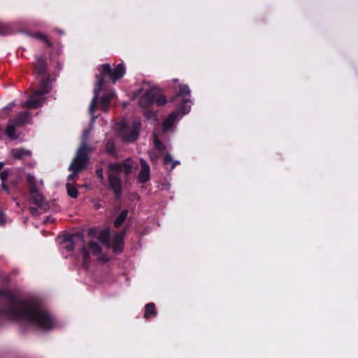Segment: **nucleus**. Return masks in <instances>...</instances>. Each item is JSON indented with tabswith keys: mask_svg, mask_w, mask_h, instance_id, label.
I'll list each match as a JSON object with an SVG mask.
<instances>
[{
	"mask_svg": "<svg viewBox=\"0 0 358 358\" xmlns=\"http://www.w3.org/2000/svg\"><path fill=\"white\" fill-rule=\"evenodd\" d=\"M0 295L9 300V308L6 314L13 319L29 323L42 329H50L55 325L52 316L31 303L15 298L7 289H0Z\"/></svg>",
	"mask_w": 358,
	"mask_h": 358,
	"instance_id": "1",
	"label": "nucleus"
},
{
	"mask_svg": "<svg viewBox=\"0 0 358 358\" xmlns=\"http://www.w3.org/2000/svg\"><path fill=\"white\" fill-rule=\"evenodd\" d=\"M90 129L85 131L83 135V141L80 147L78 149L76 155L73 162L70 164L69 170L73 172L68 177V180H71L73 176L87 167L89 161L88 154L92 150V147L88 145L87 139L90 136Z\"/></svg>",
	"mask_w": 358,
	"mask_h": 358,
	"instance_id": "2",
	"label": "nucleus"
},
{
	"mask_svg": "<svg viewBox=\"0 0 358 358\" xmlns=\"http://www.w3.org/2000/svg\"><path fill=\"white\" fill-rule=\"evenodd\" d=\"M100 91H97V87L94 90L95 96L90 106V112L93 115L96 109H100L103 111L108 110L110 106L111 98L114 96L113 93H108L102 96H99Z\"/></svg>",
	"mask_w": 358,
	"mask_h": 358,
	"instance_id": "3",
	"label": "nucleus"
},
{
	"mask_svg": "<svg viewBox=\"0 0 358 358\" xmlns=\"http://www.w3.org/2000/svg\"><path fill=\"white\" fill-rule=\"evenodd\" d=\"M140 128V122L134 121L131 127H122L119 131V136L125 142H133L138 138Z\"/></svg>",
	"mask_w": 358,
	"mask_h": 358,
	"instance_id": "4",
	"label": "nucleus"
},
{
	"mask_svg": "<svg viewBox=\"0 0 358 358\" xmlns=\"http://www.w3.org/2000/svg\"><path fill=\"white\" fill-rule=\"evenodd\" d=\"M136 166V164L131 159L127 158L123 163H113L109 165L110 172H121L124 171L126 174H129L132 172L133 169Z\"/></svg>",
	"mask_w": 358,
	"mask_h": 358,
	"instance_id": "5",
	"label": "nucleus"
},
{
	"mask_svg": "<svg viewBox=\"0 0 358 358\" xmlns=\"http://www.w3.org/2000/svg\"><path fill=\"white\" fill-rule=\"evenodd\" d=\"M159 90L157 88H152L143 95L139 99V105L143 108L150 106L155 100V98L158 95Z\"/></svg>",
	"mask_w": 358,
	"mask_h": 358,
	"instance_id": "6",
	"label": "nucleus"
},
{
	"mask_svg": "<svg viewBox=\"0 0 358 358\" xmlns=\"http://www.w3.org/2000/svg\"><path fill=\"white\" fill-rule=\"evenodd\" d=\"M43 95V94H41V93H38V91H36L28 101L22 103V107L27 108H36L41 106L44 102Z\"/></svg>",
	"mask_w": 358,
	"mask_h": 358,
	"instance_id": "7",
	"label": "nucleus"
},
{
	"mask_svg": "<svg viewBox=\"0 0 358 358\" xmlns=\"http://www.w3.org/2000/svg\"><path fill=\"white\" fill-rule=\"evenodd\" d=\"M141 170L138 175V180L141 183H145L150 177V169L148 164L144 159H140Z\"/></svg>",
	"mask_w": 358,
	"mask_h": 358,
	"instance_id": "8",
	"label": "nucleus"
},
{
	"mask_svg": "<svg viewBox=\"0 0 358 358\" xmlns=\"http://www.w3.org/2000/svg\"><path fill=\"white\" fill-rule=\"evenodd\" d=\"M119 172H110L108 178L110 187L113 189L115 194L119 196L122 192V185Z\"/></svg>",
	"mask_w": 358,
	"mask_h": 358,
	"instance_id": "9",
	"label": "nucleus"
},
{
	"mask_svg": "<svg viewBox=\"0 0 358 358\" xmlns=\"http://www.w3.org/2000/svg\"><path fill=\"white\" fill-rule=\"evenodd\" d=\"M33 203L40 208L46 210L48 208V203L45 201L43 196L38 189L29 192Z\"/></svg>",
	"mask_w": 358,
	"mask_h": 358,
	"instance_id": "10",
	"label": "nucleus"
},
{
	"mask_svg": "<svg viewBox=\"0 0 358 358\" xmlns=\"http://www.w3.org/2000/svg\"><path fill=\"white\" fill-rule=\"evenodd\" d=\"M101 68H102V72H101V76L99 77V80H98L97 83H96L97 91H100L101 90V86L103 84V78H104V77L106 76H108L109 78H110V76L112 75V71H113V70L110 68V64H103Z\"/></svg>",
	"mask_w": 358,
	"mask_h": 358,
	"instance_id": "11",
	"label": "nucleus"
},
{
	"mask_svg": "<svg viewBox=\"0 0 358 358\" xmlns=\"http://www.w3.org/2000/svg\"><path fill=\"white\" fill-rule=\"evenodd\" d=\"M13 156L17 159H24L25 158L29 157L31 156V152L30 150L20 148L12 150Z\"/></svg>",
	"mask_w": 358,
	"mask_h": 358,
	"instance_id": "12",
	"label": "nucleus"
},
{
	"mask_svg": "<svg viewBox=\"0 0 358 358\" xmlns=\"http://www.w3.org/2000/svg\"><path fill=\"white\" fill-rule=\"evenodd\" d=\"M124 73L125 69L124 65L122 64H118L112 71L110 79L113 80V83H115L116 80L120 79L124 74Z\"/></svg>",
	"mask_w": 358,
	"mask_h": 358,
	"instance_id": "13",
	"label": "nucleus"
},
{
	"mask_svg": "<svg viewBox=\"0 0 358 358\" xmlns=\"http://www.w3.org/2000/svg\"><path fill=\"white\" fill-rule=\"evenodd\" d=\"M100 246L99 244L96 242H90L89 243V252H85L83 250V256L85 259V263L86 262L87 259V257L89 255V252L93 255H98L100 252Z\"/></svg>",
	"mask_w": 358,
	"mask_h": 358,
	"instance_id": "14",
	"label": "nucleus"
},
{
	"mask_svg": "<svg viewBox=\"0 0 358 358\" xmlns=\"http://www.w3.org/2000/svg\"><path fill=\"white\" fill-rule=\"evenodd\" d=\"M123 234L117 233L114 236L113 250L115 252L122 250Z\"/></svg>",
	"mask_w": 358,
	"mask_h": 358,
	"instance_id": "15",
	"label": "nucleus"
},
{
	"mask_svg": "<svg viewBox=\"0 0 358 358\" xmlns=\"http://www.w3.org/2000/svg\"><path fill=\"white\" fill-rule=\"evenodd\" d=\"M28 115L29 113L27 112H22L10 121L13 122L16 126L19 127L24 124L27 122Z\"/></svg>",
	"mask_w": 358,
	"mask_h": 358,
	"instance_id": "16",
	"label": "nucleus"
},
{
	"mask_svg": "<svg viewBox=\"0 0 358 358\" xmlns=\"http://www.w3.org/2000/svg\"><path fill=\"white\" fill-rule=\"evenodd\" d=\"M15 127L17 126L13 122L10 121L6 128V134L11 140H15L18 138V135L15 133Z\"/></svg>",
	"mask_w": 358,
	"mask_h": 358,
	"instance_id": "17",
	"label": "nucleus"
},
{
	"mask_svg": "<svg viewBox=\"0 0 358 358\" xmlns=\"http://www.w3.org/2000/svg\"><path fill=\"white\" fill-rule=\"evenodd\" d=\"M157 315V310L155 308V305L153 303H148L145 307V314L144 317L145 319H149L152 317H154Z\"/></svg>",
	"mask_w": 358,
	"mask_h": 358,
	"instance_id": "18",
	"label": "nucleus"
},
{
	"mask_svg": "<svg viewBox=\"0 0 358 358\" xmlns=\"http://www.w3.org/2000/svg\"><path fill=\"white\" fill-rule=\"evenodd\" d=\"M26 180H27V185H28L29 192L38 189L36 180L34 178V176H33L31 174H27L26 175Z\"/></svg>",
	"mask_w": 358,
	"mask_h": 358,
	"instance_id": "19",
	"label": "nucleus"
},
{
	"mask_svg": "<svg viewBox=\"0 0 358 358\" xmlns=\"http://www.w3.org/2000/svg\"><path fill=\"white\" fill-rule=\"evenodd\" d=\"M36 69L39 74H44L45 72V59L43 57L37 58L35 64Z\"/></svg>",
	"mask_w": 358,
	"mask_h": 358,
	"instance_id": "20",
	"label": "nucleus"
},
{
	"mask_svg": "<svg viewBox=\"0 0 358 358\" xmlns=\"http://www.w3.org/2000/svg\"><path fill=\"white\" fill-rule=\"evenodd\" d=\"M51 89V85L48 79H43L39 89L37 90L38 93H41V94H45L50 92Z\"/></svg>",
	"mask_w": 358,
	"mask_h": 358,
	"instance_id": "21",
	"label": "nucleus"
},
{
	"mask_svg": "<svg viewBox=\"0 0 358 358\" xmlns=\"http://www.w3.org/2000/svg\"><path fill=\"white\" fill-rule=\"evenodd\" d=\"M176 118V113H171L164 122L163 123V129L164 131H167L173 125L175 120Z\"/></svg>",
	"mask_w": 358,
	"mask_h": 358,
	"instance_id": "22",
	"label": "nucleus"
},
{
	"mask_svg": "<svg viewBox=\"0 0 358 358\" xmlns=\"http://www.w3.org/2000/svg\"><path fill=\"white\" fill-rule=\"evenodd\" d=\"M66 187L67 194L70 197H71L73 199H76L78 197V191L76 187H74L70 182H67L66 185Z\"/></svg>",
	"mask_w": 358,
	"mask_h": 358,
	"instance_id": "23",
	"label": "nucleus"
},
{
	"mask_svg": "<svg viewBox=\"0 0 358 358\" xmlns=\"http://www.w3.org/2000/svg\"><path fill=\"white\" fill-rule=\"evenodd\" d=\"M128 212L123 210L120 213L117 218L115 220L114 225L116 228L119 227L126 220Z\"/></svg>",
	"mask_w": 358,
	"mask_h": 358,
	"instance_id": "24",
	"label": "nucleus"
},
{
	"mask_svg": "<svg viewBox=\"0 0 358 358\" xmlns=\"http://www.w3.org/2000/svg\"><path fill=\"white\" fill-rule=\"evenodd\" d=\"M31 36L44 41L49 47L52 46V43L49 41L48 36L42 33L37 32L31 34Z\"/></svg>",
	"mask_w": 358,
	"mask_h": 358,
	"instance_id": "25",
	"label": "nucleus"
},
{
	"mask_svg": "<svg viewBox=\"0 0 358 358\" xmlns=\"http://www.w3.org/2000/svg\"><path fill=\"white\" fill-rule=\"evenodd\" d=\"M108 238H109V230L106 229L103 231L99 236V240L101 242H102L103 244L109 245L108 242Z\"/></svg>",
	"mask_w": 358,
	"mask_h": 358,
	"instance_id": "26",
	"label": "nucleus"
},
{
	"mask_svg": "<svg viewBox=\"0 0 358 358\" xmlns=\"http://www.w3.org/2000/svg\"><path fill=\"white\" fill-rule=\"evenodd\" d=\"M190 94L189 88L187 85H182L180 86V90L178 92V96H189Z\"/></svg>",
	"mask_w": 358,
	"mask_h": 358,
	"instance_id": "27",
	"label": "nucleus"
},
{
	"mask_svg": "<svg viewBox=\"0 0 358 358\" xmlns=\"http://www.w3.org/2000/svg\"><path fill=\"white\" fill-rule=\"evenodd\" d=\"M154 101H155L157 105L161 106L164 104L166 102V98L160 94L159 91L158 95L155 98Z\"/></svg>",
	"mask_w": 358,
	"mask_h": 358,
	"instance_id": "28",
	"label": "nucleus"
},
{
	"mask_svg": "<svg viewBox=\"0 0 358 358\" xmlns=\"http://www.w3.org/2000/svg\"><path fill=\"white\" fill-rule=\"evenodd\" d=\"M106 151L108 153H110V154L114 153V152H115V145H114L113 142L108 141L107 143V144H106Z\"/></svg>",
	"mask_w": 358,
	"mask_h": 358,
	"instance_id": "29",
	"label": "nucleus"
},
{
	"mask_svg": "<svg viewBox=\"0 0 358 358\" xmlns=\"http://www.w3.org/2000/svg\"><path fill=\"white\" fill-rule=\"evenodd\" d=\"M154 143H155V145L156 148H157L159 150H161L162 148V143L160 142V141L156 136H155Z\"/></svg>",
	"mask_w": 358,
	"mask_h": 358,
	"instance_id": "30",
	"label": "nucleus"
},
{
	"mask_svg": "<svg viewBox=\"0 0 358 358\" xmlns=\"http://www.w3.org/2000/svg\"><path fill=\"white\" fill-rule=\"evenodd\" d=\"M8 172L7 171H3L1 173V179L2 180V182H5L8 178Z\"/></svg>",
	"mask_w": 358,
	"mask_h": 358,
	"instance_id": "31",
	"label": "nucleus"
},
{
	"mask_svg": "<svg viewBox=\"0 0 358 358\" xmlns=\"http://www.w3.org/2000/svg\"><path fill=\"white\" fill-rule=\"evenodd\" d=\"M172 162V157L170 155H166L165 157H164V162L165 164H169V163H171Z\"/></svg>",
	"mask_w": 358,
	"mask_h": 358,
	"instance_id": "32",
	"label": "nucleus"
},
{
	"mask_svg": "<svg viewBox=\"0 0 358 358\" xmlns=\"http://www.w3.org/2000/svg\"><path fill=\"white\" fill-rule=\"evenodd\" d=\"M29 211L32 215H37L38 214V210L36 208L30 207Z\"/></svg>",
	"mask_w": 358,
	"mask_h": 358,
	"instance_id": "33",
	"label": "nucleus"
},
{
	"mask_svg": "<svg viewBox=\"0 0 358 358\" xmlns=\"http://www.w3.org/2000/svg\"><path fill=\"white\" fill-rule=\"evenodd\" d=\"M5 216L2 213H0V224H3L5 223Z\"/></svg>",
	"mask_w": 358,
	"mask_h": 358,
	"instance_id": "34",
	"label": "nucleus"
},
{
	"mask_svg": "<svg viewBox=\"0 0 358 358\" xmlns=\"http://www.w3.org/2000/svg\"><path fill=\"white\" fill-rule=\"evenodd\" d=\"M96 173L98 174L99 177L101 179H103V172H102V170H97L96 171Z\"/></svg>",
	"mask_w": 358,
	"mask_h": 358,
	"instance_id": "35",
	"label": "nucleus"
},
{
	"mask_svg": "<svg viewBox=\"0 0 358 358\" xmlns=\"http://www.w3.org/2000/svg\"><path fill=\"white\" fill-rule=\"evenodd\" d=\"M1 186H2L3 189H4L5 191H6L7 192H8V187H7V185L5 184V182H2Z\"/></svg>",
	"mask_w": 358,
	"mask_h": 358,
	"instance_id": "36",
	"label": "nucleus"
},
{
	"mask_svg": "<svg viewBox=\"0 0 358 358\" xmlns=\"http://www.w3.org/2000/svg\"><path fill=\"white\" fill-rule=\"evenodd\" d=\"M189 111V108L187 109L182 108V112L184 114L187 113Z\"/></svg>",
	"mask_w": 358,
	"mask_h": 358,
	"instance_id": "37",
	"label": "nucleus"
},
{
	"mask_svg": "<svg viewBox=\"0 0 358 358\" xmlns=\"http://www.w3.org/2000/svg\"><path fill=\"white\" fill-rule=\"evenodd\" d=\"M157 159V157H154V156H152L151 157V160L152 161H155Z\"/></svg>",
	"mask_w": 358,
	"mask_h": 358,
	"instance_id": "38",
	"label": "nucleus"
},
{
	"mask_svg": "<svg viewBox=\"0 0 358 358\" xmlns=\"http://www.w3.org/2000/svg\"><path fill=\"white\" fill-rule=\"evenodd\" d=\"M3 166V164L0 163V171L2 169Z\"/></svg>",
	"mask_w": 358,
	"mask_h": 358,
	"instance_id": "39",
	"label": "nucleus"
},
{
	"mask_svg": "<svg viewBox=\"0 0 358 358\" xmlns=\"http://www.w3.org/2000/svg\"><path fill=\"white\" fill-rule=\"evenodd\" d=\"M189 101L188 100H185L184 101V103H189Z\"/></svg>",
	"mask_w": 358,
	"mask_h": 358,
	"instance_id": "40",
	"label": "nucleus"
},
{
	"mask_svg": "<svg viewBox=\"0 0 358 358\" xmlns=\"http://www.w3.org/2000/svg\"><path fill=\"white\" fill-rule=\"evenodd\" d=\"M95 120V117L92 116V122H94Z\"/></svg>",
	"mask_w": 358,
	"mask_h": 358,
	"instance_id": "41",
	"label": "nucleus"
}]
</instances>
